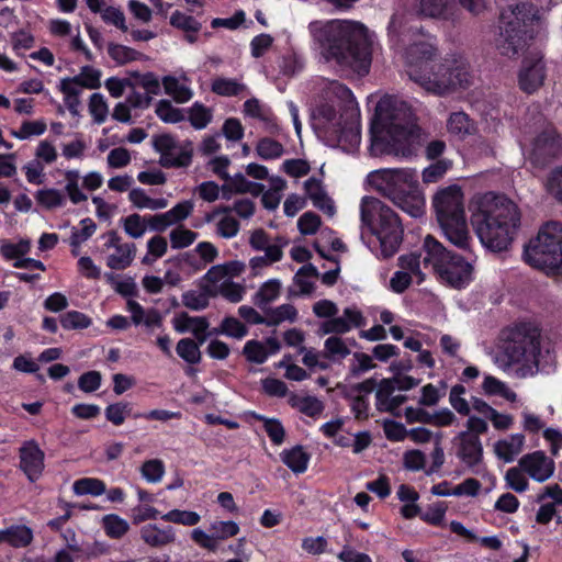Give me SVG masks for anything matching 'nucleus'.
<instances>
[{
  "label": "nucleus",
  "mask_w": 562,
  "mask_h": 562,
  "mask_svg": "<svg viewBox=\"0 0 562 562\" xmlns=\"http://www.w3.org/2000/svg\"><path fill=\"white\" fill-rule=\"evenodd\" d=\"M547 191L557 201L562 202V165L550 171L546 182Z\"/></svg>",
  "instance_id": "nucleus-54"
},
{
  "label": "nucleus",
  "mask_w": 562,
  "mask_h": 562,
  "mask_svg": "<svg viewBox=\"0 0 562 562\" xmlns=\"http://www.w3.org/2000/svg\"><path fill=\"white\" fill-rule=\"evenodd\" d=\"M349 355L350 349L339 336H329L324 342V350L321 351L323 358L333 362L341 361Z\"/></svg>",
  "instance_id": "nucleus-21"
},
{
  "label": "nucleus",
  "mask_w": 562,
  "mask_h": 562,
  "mask_svg": "<svg viewBox=\"0 0 562 562\" xmlns=\"http://www.w3.org/2000/svg\"><path fill=\"white\" fill-rule=\"evenodd\" d=\"M282 170L292 178H301L311 171V166L304 159L292 158L283 161Z\"/></svg>",
  "instance_id": "nucleus-59"
},
{
  "label": "nucleus",
  "mask_w": 562,
  "mask_h": 562,
  "mask_svg": "<svg viewBox=\"0 0 562 562\" xmlns=\"http://www.w3.org/2000/svg\"><path fill=\"white\" fill-rule=\"evenodd\" d=\"M308 30L326 52L327 58L350 67L359 76H367L372 61V47L366 27L359 22L313 21Z\"/></svg>",
  "instance_id": "nucleus-4"
},
{
  "label": "nucleus",
  "mask_w": 562,
  "mask_h": 562,
  "mask_svg": "<svg viewBox=\"0 0 562 562\" xmlns=\"http://www.w3.org/2000/svg\"><path fill=\"white\" fill-rule=\"evenodd\" d=\"M58 89L64 94V102L70 114L74 116L78 115L80 106V90L66 78L60 80Z\"/></svg>",
  "instance_id": "nucleus-26"
},
{
  "label": "nucleus",
  "mask_w": 562,
  "mask_h": 562,
  "mask_svg": "<svg viewBox=\"0 0 562 562\" xmlns=\"http://www.w3.org/2000/svg\"><path fill=\"white\" fill-rule=\"evenodd\" d=\"M75 86L87 89H98L101 86V71L92 66H83L79 75L66 77Z\"/></svg>",
  "instance_id": "nucleus-25"
},
{
  "label": "nucleus",
  "mask_w": 562,
  "mask_h": 562,
  "mask_svg": "<svg viewBox=\"0 0 562 562\" xmlns=\"http://www.w3.org/2000/svg\"><path fill=\"white\" fill-rule=\"evenodd\" d=\"M519 467L531 479L543 482L554 472V459H518Z\"/></svg>",
  "instance_id": "nucleus-16"
},
{
  "label": "nucleus",
  "mask_w": 562,
  "mask_h": 562,
  "mask_svg": "<svg viewBox=\"0 0 562 562\" xmlns=\"http://www.w3.org/2000/svg\"><path fill=\"white\" fill-rule=\"evenodd\" d=\"M538 8L528 2L510 5L501 12V33L497 49L507 57H515L533 38V23Z\"/></svg>",
  "instance_id": "nucleus-8"
},
{
  "label": "nucleus",
  "mask_w": 562,
  "mask_h": 562,
  "mask_svg": "<svg viewBox=\"0 0 562 562\" xmlns=\"http://www.w3.org/2000/svg\"><path fill=\"white\" fill-rule=\"evenodd\" d=\"M525 471L518 465V468H510L507 470L505 480L509 488L517 493H522L528 487V480L525 475Z\"/></svg>",
  "instance_id": "nucleus-52"
},
{
  "label": "nucleus",
  "mask_w": 562,
  "mask_h": 562,
  "mask_svg": "<svg viewBox=\"0 0 562 562\" xmlns=\"http://www.w3.org/2000/svg\"><path fill=\"white\" fill-rule=\"evenodd\" d=\"M331 89L338 99L346 101V117L330 132H325L322 140L327 146L351 153L359 147L361 140L359 106L352 91L346 85L335 81Z\"/></svg>",
  "instance_id": "nucleus-11"
},
{
  "label": "nucleus",
  "mask_w": 562,
  "mask_h": 562,
  "mask_svg": "<svg viewBox=\"0 0 562 562\" xmlns=\"http://www.w3.org/2000/svg\"><path fill=\"white\" fill-rule=\"evenodd\" d=\"M370 176L375 190L402 211L415 218L424 215L425 198L416 170L384 168L373 171Z\"/></svg>",
  "instance_id": "nucleus-6"
},
{
  "label": "nucleus",
  "mask_w": 562,
  "mask_h": 562,
  "mask_svg": "<svg viewBox=\"0 0 562 562\" xmlns=\"http://www.w3.org/2000/svg\"><path fill=\"white\" fill-rule=\"evenodd\" d=\"M502 344L497 361L507 368L518 363L539 362L541 353V329L532 322L515 323L502 330Z\"/></svg>",
  "instance_id": "nucleus-9"
},
{
  "label": "nucleus",
  "mask_w": 562,
  "mask_h": 562,
  "mask_svg": "<svg viewBox=\"0 0 562 562\" xmlns=\"http://www.w3.org/2000/svg\"><path fill=\"white\" fill-rule=\"evenodd\" d=\"M432 207L446 238L457 248L468 252L469 257L464 258L448 250L434 236L427 235L424 240V266L431 263L443 282L454 289H463L473 280V266L470 262L473 254L461 188L452 184L439 190L434 195Z\"/></svg>",
  "instance_id": "nucleus-1"
},
{
  "label": "nucleus",
  "mask_w": 562,
  "mask_h": 562,
  "mask_svg": "<svg viewBox=\"0 0 562 562\" xmlns=\"http://www.w3.org/2000/svg\"><path fill=\"white\" fill-rule=\"evenodd\" d=\"M451 167L452 161L450 159H437L434 164L424 169L423 181L426 183L437 182Z\"/></svg>",
  "instance_id": "nucleus-42"
},
{
  "label": "nucleus",
  "mask_w": 562,
  "mask_h": 562,
  "mask_svg": "<svg viewBox=\"0 0 562 562\" xmlns=\"http://www.w3.org/2000/svg\"><path fill=\"white\" fill-rule=\"evenodd\" d=\"M371 153L411 158L420 146L422 128L412 106L394 95L382 97L371 124Z\"/></svg>",
  "instance_id": "nucleus-2"
},
{
  "label": "nucleus",
  "mask_w": 562,
  "mask_h": 562,
  "mask_svg": "<svg viewBox=\"0 0 562 562\" xmlns=\"http://www.w3.org/2000/svg\"><path fill=\"white\" fill-rule=\"evenodd\" d=\"M108 54L119 65H125L127 63L145 58L143 53L132 47L115 43H110L108 45Z\"/></svg>",
  "instance_id": "nucleus-22"
},
{
  "label": "nucleus",
  "mask_w": 562,
  "mask_h": 562,
  "mask_svg": "<svg viewBox=\"0 0 562 562\" xmlns=\"http://www.w3.org/2000/svg\"><path fill=\"white\" fill-rule=\"evenodd\" d=\"M30 251L31 241L29 239H20L18 243L7 241L0 247L1 255L8 260H22Z\"/></svg>",
  "instance_id": "nucleus-36"
},
{
  "label": "nucleus",
  "mask_w": 562,
  "mask_h": 562,
  "mask_svg": "<svg viewBox=\"0 0 562 562\" xmlns=\"http://www.w3.org/2000/svg\"><path fill=\"white\" fill-rule=\"evenodd\" d=\"M348 331H350V325L344 317H329L319 327L322 335L335 334L334 336H338Z\"/></svg>",
  "instance_id": "nucleus-53"
},
{
  "label": "nucleus",
  "mask_w": 562,
  "mask_h": 562,
  "mask_svg": "<svg viewBox=\"0 0 562 562\" xmlns=\"http://www.w3.org/2000/svg\"><path fill=\"white\" fill-rule=\"evenodd\" d=\"M448 130L452 134L465 135L470 132V117L464 112H453L448 120Z\"/></svg>",
  "instance_id": "nucleus-56"
},
{
  "label": "nucleus",
  "mask_w": 562,
  "mask_h": 562,
  "mask_svg": "<svg viewBox=\"0 0 562 562\" xmlns=\"http://www.w3.org/2000/svg\"><path fill=\"white\" fill-rule=\"evenodd\" d=\"M124 229L133 238H139L146 231L145 222L137 213L126 216L124 220Z\"/></svg>",
  "instance_id": "nucleus-64"
},
{
  "label": "nucleus",
  "mask_w": 562,
  "mask_h": 562,
  "mask_svg": "<svg viewBox=\"0 0 562 562\" xmlns=\"http://www.w3.org/2000/svg\"><path fill=\"white\" fill-rule=\"evenodd\" d=\"M461 452L458 457H482L483 448L479 436L469 432H461Z\"/></svg>",
  "instance_id": "nucleus-44"
},
{
  "label": "nucleus",
  "mask_w": 562,
  "mask_h": 562,
  "mask_svg": "<svg viewBox=\"0 0 562 562\" xmlns=\"http://www.w3.org/2000/svg\"><path fill=\"white\" fill-rule=\"evenodd\" d=\"M140 539L151 548H162L176 541V531L172 526L160 528L156 524H147L139 529Z\"/></svg>",
  "instance_id": "nucleus-15"
},
{
  "label": "nucleus",
  "mask_w": 562,
  "mask_h": 562,
  "mask_svg": "<svg viewBox=\"0 0 562 562\" xmlns=\"http://www.w3.org/2000/svg\"><path fill=\"white\" fill-rule=\"evenodd\" d=\"M483 390L488 395H502L507 400L516 397L514 392H508L506 385L495 376L487 375L483 381Z\"/></svg>",
  "instance_id": "nucleus-58"
},
{
  "label": "nucleus",
  "mask_w": 562,
  "mask_h": 562,
  "mask_svg": "<svg viewBox=\"0 0 562 562\" xmlns=\"http://www.w3.org/2000/svg\"><path fill=\"white\" fill-rule=\"evenodd\" d=\"M135 254V244L125 243L122 246L116 247L114 254L108 256L106 266L112 270H124L132 265Z\"/></svg>",
  "instance_id": "nucleus-19"
},
{
  "label": "nucleus",
  "mask_w": 562,
  "mask_h": 562,
  "mask_svg": "<svg viewBox=\"0 0 562 562\" xmlns=\"http://www.w3.org/2000/svg\"><path fill=\"white\" fill-rule=\"evenodd\" d=\"M167 522H173L183 526H195L200 522L201 517L196 512L171 509L160 517Z\"/></svg>",
  "instance_id": "nucleus-38"
},
{
  "label": "nucleus",
  "mask_w": 562,
  "mask_h": 562,
  "mask_svg": "<svg viewBox=\"0 0 562 562\" xmlns=\"http://www.w3.org/2000/svg\"><path fill=\"white\" fill-rule=\"evenodd\" d=\"M128 75L136 82V87L139 86L148 92V94L158 95L161 92V82L159 81L156 74L153 71H147L145 74L139 72L138 70L130 71Z\"/></svg>",
  "instance_id": "nucleus-32"
},
{
  "label": "nucleus",
  "mask_w": 562,
  "mask_h": 562,
  "mask_svg": "<svg viewBox=\"0 0 562 562\" xmlns=\"http://www.w3.org/2000/svg\"><path fill=\"white\" fill-rule=\"evenodd\" d=\"M74 493L77 495H92L100 496L106 491L105 483L102 480L94 477H82L75 481Z\"/></svg>",
  "instance_id": "nucleus-27"
},
{
  "label": "nucleus",
  "mask_w": 562,
  "mask_h": 562,
  "mask_svg": "<svg viewBox=\"0 0 562 562\" xmlns=\"http://www.w3.org/2000/svg\"><path fill=\"white\" fill-rule=\"evenodd\" d=\"M281 283L277 279L266 281L255 295V304L260 308L271 303L280 295Z\"/></svg>",
  "instance_id": "nucleus-29"
},
{
  "label": "nucleus",
  "mask_w": 562,
  "mask_h": 562,
  "mask_svg": "<svg viewBox=\"0 0 562 562\" xmlns=\"http://www.w3.org/2000/svg\"><path fill=\"white\" fill-rule=\"evenodd\" d=\"M383 431L385 437L391 441H402L408 435V430L405 426L393 419H385L383 422Z\"/></svg>",
  "instance_id": "nucleus-63"
},
{
  "label": "nucleus",
  "mask_w": 562,
  "mask_h": 562,
  "mask_svg": "<svg viewBox=\"0 0 562 562\" xmlns=\"http://www.w3.org/2000/svg\"><path fill=\"white\" fill-rule=\"evenodd\" d=\"M35 199L40 205L47 210L60 207L65 204L64 194L57 189H42L35 194Z\"/></svg>",
  "instance_id": "nucleus-39"
},
{
  "label": "nucleus",
  "mask_w": 562,
  "mask_h": 562,
  "mask_svg": "<svg viewBox=\"0 0 562 562\" xmlns=\"http://www.w3.org/2000/svg\"><path fill=\"white\" fill-rule=\"evenodd\" d=\"M198 237V233L184 228L182 226L177 227L170 233V243L173 249H182L189 247Z\"/></svg>",
  "instance_id": "nucleus-49"
},
{
  "label": "nucleus",
  "mask_w": 562,
  "mask_h": 562,
  "mask_svg": "<svg viewBox=\"0 0 562 562\" xmlns=\"http://www.w3.org/2000/svg\"><path fill=\"white\" fill-rule=\"evenodd\" d=\"M176 351L178 356L189 364H198L201 361L199 344L191 338H182L178 341Z\"/></svg>",
  "instance_id": "nucleus-31"
},
{
  "label": "nucleus",
  "mask_w": 562,
  "mask_h": 562,
  "mask_svg": "<svg viewBox=\"0 0 562 562\" xmlns=\"http://www.w3.org/2000/svg\"><path fill=\"white\" fill-rule=\"evenodd\" d=\"M267 326H277L283 321L294 322L297 317V310L291 304H282L267 311Z\"/></svg>",
  "instance_id": "nucleus-35"
},
{
  "label": "nucleus",
  "mask_w": 562,
  "mask_h": 562,
  "mask_svg": "<svg viewBox=\"0 0 562 562\" xmlns=\"http://www.w3.org/2000/svg\"><path fill=\"white\" fill-rule=\"evenodd\" d=\"M220 293L227 301L238 303L244 297L245 289L241 284L227 280L221 284Z\"/></svg>",
  "instance_id": "nucleus-62"
},
{
  "label": "nucleus",
  "mask_w": 562,
  "mask_h": 562,
  "mask_svg": "<svg viewBox=\"0 0 562 562\" xmlns=\"http://www.w3.org/2000/svg\"><path fill=\"white\" fill-rule=\"evenodd\" d=\"M256 153L263 160H272L280 158L284 148L280 142L271 137H262L257 143Z\"/></svg>",
  "instance_id": "nucleus-30"
},
{
  "label": "nucleus",
  "mask_w": 562,
  "mask_h": 562,
  "mask_svg": "<svg viewBox=\"0 0 562 562\" xmlns=\"http://www.w3.org/2000/svg\"><path fill=\"white\" fill-rule=\"evenodd\" d=\"M165 92L173 98L177 103L188 102L192 98V91L173 76H165L161 80Z\"/></svg>",
  "instance_id": "nucleus-24"
},
{
  "label": "nucleus",
  "mask_w": 562,
  "mask_h": 562,
  "mask_svg": "<svg viewBox=\"0 0 562 562\" xmlns=\"http://www.w3.org/2000/svg\"><path fill=\"white\" fill-rule=\"evenodd\" d=\"M131 413L128 403H114L105 408V418L115 426H120L125 422L126 416Z\"/></svg>",
  "instance_id": "nucleus-51"
},
{
  "label": "nucleus",
  "mask_w": 562,
  "mask_h": 562,
  "mask_svg": "<svg viewBox=\"0 0 562 562\" xmlns=\"http://www.w3.org/2000/svg\"><path fill=\"white\" fill-rule=\"evenodd\" d=\"M561 151V138L554 128H546L532 142L529 155L531 164L543 168Z\"/></svg>",
  "instance_id": "nucleus-12"
},
{
  "label": "nucleus",
  "mask_w": 562,
  "mask_h": 562,
  "mask_svg": "<svg viewBox=\"0 0 562 562\" xmlns=\"http://www.w3.org/2000/svg\"><path fill=\"white\" fill-rule=\"evenodd\" d=\"M155 112L165 123L176 124L184 120L182 111L175 108L169 100L158 101Z\"/></svg>",
  "instance_id": "nucleus-40"
},
{
  "label": "nucleus",
  "mask_w": 562,
  "mask_h": 562,
  "mask_svg": "<svg viewBox=\"0 0 562 562\" xmlns=\"http://www.w3.org/2000/svg\"><path fill=\"white\" fill-rule=\"evenodd\" d=\"M211 90L217 95L237 97L246 90V86L233 78L217 77L212 81Z\"/></svg>",
  "instance_id": "nucleus-23"
},
{
  "label": "nucleus",
  "mask_w": 562,
  "mask_h": 562,
  "mask_svg": "<svg viewBox=\"0 0 562 562\" xmlns=\"http://www.w3.org/2000/svg\"><path fill=\"white\" fill-rule=\"evenodd\" d=\"M170 24L178 30L184 31L186 33H199L202 26L195 18L192 15H187L179 10L171 14Z\"/></svg>",
  "instance_id": "nucleus-43"
},
{
  "label": "nucleus",
  "mask_w": 562,
  "mask_h": 562,
  "mask_svg": "<svg viewBox=\"0 0 562 562\" xmlns=\"http://www.w3.org/2000/svg\"><path fill=\"white\" fill-rule=\"evenodd\" d=\"M454 0H420V13L428 18L448 19Z\"/></svg>",
  "instance_id": "nucleus-20"
},
{
  "label": "nucleus",
  "mask_w": 562,
  "mask_h": 562,
  "mask_svg": "<svg viewBox=\"0 0 562 562\" xmlns=\"http://www.w3.org/2000/svg\"><path fill=\"white\" fill-rule=\"evenodd\" d=\"M239 526L233 520H220L211 524L210 531L213 533L215 541L226 540L239 533Z\"/></svg>",
  "instance_id": "nucleus-48"
},
{
  "label": "nucleus",
  "mask_w": 562,
  "mask_h": 562,
  "mask_svg": "<svg viewBox=\"0 0 562 562\" xmlns=\"http://www.w3.org/2000/svg\"><path fill=\"white\" fill-rule=\"evenodd\" d=\"M546 76V64L541 56L525 57L518 75L519 88L531 94L543 85Z\"/></svg>",
  "instance_id": "nucleus-13"
},
{
  "label": "nucleus",
  "mask_w": 562,
  "mask_h": 562,
  "mask_svg": "<svg viewBox=\"0 0 562 562\" xmlns=\"http://www.w3.org/2000/svg\"><path fill=\"white\" fill-rule=\"evenodd\" d=\"M214 331L216 334H223L228 337L241 339L248 334V328L236 317L226 316L222 321L220 328Z\"/></svg>",
  "instance_id": "nucleus-37"
},
{
  "label": "nucleus",
  "mask_w": 562,
  "mask_h": 562,
  "mask_svg": "<svg viewBox=\"0 0 562 562\" xmlns=\"http://www.w3.org/2000/svg\"><path fill=\"white\" fill-rule=\"evenodd\" d=\"M89 112L93 116V120L97 124H102L105 122L109 106L108 103L101 93H92L89 101Z\"/></svg>",
  "instance_id": "nucleus-47"
},
{
  "label": "nucleus",
  "mask_w": 562,
  "mask_h": 562,
  "mask_svg": "<svg viewBox=\"0 0 562 562\" xmlns=\"http://www.w3.org/2000/svg\"><path fill=\"white\" fill-rule=\"evenodd\" d=\"M522 257L527 265L548 276H562V224L557 221L542 224L525 245Z\"/></svg>",
  "instance_id": "nucleus-10"
},
{
  "label": "nucleus",
  "mask_w": 562,
  "mask_h": 562,
  "mask_svg": "<svg viewBox=\"0 0 562 562\" xmlns=\"http://www.w3.org/2000/svg\"><path fill=\"white\" fill-rule=\"evenodd\" d=\"M81 228L72 227L69 238L70 247H80L82 243L88 240L97 231V224L90 217L80 221Z\"/></svg>",
  "instance_id": "nucleus-34"
},
{
  "label": "nucleus",
  "mask_w": 562,
  "mask_h": 562,
  "mask_svg": "<svg viewBox=\"0 0 562 562\" xmlns=\"http://www.w3.org/2000/svg\"><path fill=\"white\" fill-rule=\"evenodd\" d=\"M407 54L409 58L417 56L411 78L428 91L445 94L458 88L467 89L471 83V74L465 64L458 60L434 64L435 48L427 43L411 45Z\"/></svg>",
  "instance_id": "nucleus-5"
},
{
  "label": "nucleus",
  "mask_w": 562,
  "mask_h": 562,
  "mask_svg": "<svg viewBox=\"0 0 562 562\" xmlns=\"http://www.w3.org/2000/svg\"><path fill=\"white\" fill-rule=\"evenodd\" d=\"M47 125L43 120L24 121L19 131H11V135L18 139H27L31 136H40L44 134Z\"/></svg>",
  "instance_id": "nucleus-45"
},
{
  "label": "nucleus",
  "mask_w": 562,
  "mask_h": 562,
  "mask_svg": "<svg viewBox=\"0 0 562 562\" xmlns=\"http://www.w3.org/2000/svg\"><path fill=\"white\" fill-rule=\"evenodd\" d=\"M102 382V375L99 371L91 370L82 373L78 379V387L85 393L95 392Z\"/></svg>",
  "instance_id": "nucleus-61"
},
{
  "label": "nucleus",
  "mask_w": 562,
  "mask_h": 562,
  "mask_svg": "<svg viewBox=\"0 0 562 562\" xmlns=\"http://www.w3.org/2000/svg\"><path fill=\"white\" fill-rule=\"evenodd\" d=\"M34 539L33 530L25 525H12L0 530V544L8 543L13 548H25Z\"/></svg>",
  "instance_id": "nucleus-17"
},
{
  "label": "nucleus",
  "mask_w": 562,
  "mask_h": 562,
  "mask_svg": "<svg viewBox=\"0 0 562 562\" xmlns=\"http://www.w3.org/2000/svg\"><path fill=\"white\" fill-rule=\"evenodd\" d=\"M243 353L249 362L262 364L268 359V351L266 347L258 340H248L243 349Z\"/></svg>",
  "instance_id": "nucleus-46"
},
{
  "label": "nucleus",
  "mask_w": 562,
  "mask_h": 562,
  "mask_svg": "<svg viewBox=\"0 0 562 562\" xmlns=\"http://www.w3.org/2000/svg\"><path fill=\"white\" fill-rule=\"evenodd\" d=\"M321 225V216L312 211H307L302 214L297 221V228L302 235L316 234Z\"/></svg>",
  "instance_id": "nucleus-50"
},
{
  "label": "nucleus",
  "mask_w": 562,
  "mask_h": 562,
  "mask_svg": "<svg viewBox=\"0 0 562 562\" xmlns=\"http://www.w3.org/2000/svg\"><path fill=\"white\" fill-rule=\"evenodd\" d=\"M193 146L190 140H186L179 147V153L173 156L172 151L160 154L159 165L164 168H187L192 162Z\"/></svg>",
  "instance_id": "nucleus-18"
},
{
  "label": "nucleus",
  "mask_w": 562,
  "mask_h": 562,
  "mask_svg": "<svg viewBox=\"0 0 562 562\" xmlns=\"http://www.w3.org/2000/svg\"><path fill=\"white\" fill-rule=\"evenodd\" d=\"M142 475L150 483H157L165 473V467L159 459H148L142 465Z\"/></svg>",
  "instance_id": "nucleus-55"
},
{
  "label": "nucleus",
  "mask_w": 562,
  "mask_h": 562,
  "mask_svg": "<svg viewBox=\"0 0 562 562\" xmlns=\"http://www.w3.org/2000/svg\"><path fill=\"white\" fill-rule=\"evenodd\" d=\"M212 121V112L204 104L195 102L189 110V122L195 130H202Z\"/></svg>",
  "instance_id": "nucleus-41"
},
{
  "label": "nucleus",
  "mask_w": 562,
  "mask_h": 562,
  "mask_svg": "<svg viewBox=\"0 0 562 562\" xmlns=\"http://www.w3.org/2000/svg\"><path fill=\"white\" fill-rule=\"evenodd\" d=\"M471 223L481 244L493 252L509 248L520 226L518 205L504 194L486 192L471 203Z\"/></svg>",
  "instance_id": "nucleus-3"
},
{
  "label": "nucleus",
  "mask_w": 562,
  "mask_h": 562,
  "mask_svg": "<svg viewBox=\"0 0 562 562\" xmlns=\"http://www.w3.org/2000/svg\"><path fill=\"white\" fill-rule=\"evenodd\" d=\"M101 19L104 23L112 24L122 32H127L128 30L125 21V15L123 11L119 8L105 7L103 12L101 13Z\"/></svg>",
  "instance_id": "nucleus-60"
},
{
  "label": "nucleus",
  "mask_w": 562,
  "mask_h": 562,
  "mask_svg": "<svg viewBox=\"0 0 562 562\" xmlns=\"http://www.w3.org/2000/svg\"><path fill=\"white\" fill-rule=\"evenodd\" d=\"M342 111L339 116L337 115V108L335 104L324 101L319 103L312 114V127L319 139L323 138L325 132H330L335 125H338L346 117V101L339 99Z\"/></svg>",
  "instance_id": "nucleus-14"
},
{
  "label": "nucleus",
  "mask_w": 562,
  "mask_h": 562,
  "mask_svg": "<svg viewBox=\"0 0 562 562\" xmlns=\"http://www.w3.org/2000/svg\"><path fill=\"white\" fill-rule=\"evenodd\" d=\"M102 521L104 531L111 539H121L130 530L128 522L116 514L105 515Z\"/></svg>",
  "instance_id": "nucleus-28"
},
{
  "label": "nucleus",
  "mask_w": 562,
  "mask_h": 562,
  "mask_svg": "<svg viewBox=\"0 0 562 562\" xmlns=\"http://www.w3.org/2000/svg\"><path fill=\"white\" fill-rule=\"evenodd\" d=\"M363 226H367L380 244L381 256L393 257L403 241L404 228L400 216L376 198L363 196L360 206Z\"/></svg>",
  "instance_id": "nucleus-7"
},
{
  "label": "nucleus",
  "mask_w": 562,
  "mask_h": 562,
  "mask_svg": "<svg viewBox=\"0 0 562 562\" xmlns=\"http://www.w3.org/2000/svg\"><path fill=\"white\" fill-rule=\"evenodd\" d=\"M60 325L66 330L86 329L91 324V318L79 311H68L59 318Z\"/></svg>",
  "instance_id": "nucleus-33"
},
{
  "label": "nucleus",
  "mask_w": 562,
  "mask_h": 562,
  "mask_svg": "<svg viewBox=\"0 0 562 562\" xmlns=\"http://www.w3.org/2000/svg\"><path fill=\"white\" fill-rule=\"evenodd\" d=\"M105 88L113 98H121L125 88H136V82L130 76L128 78L110 77L104 82Z\"/></svg>",
  "instance_id": "nucleus-57"
}]
</instances>
